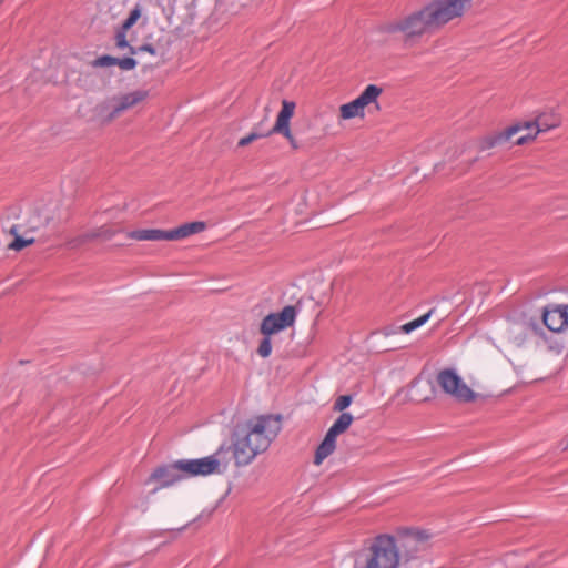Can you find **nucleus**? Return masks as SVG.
<instances>
[{
  "mask_svg": "<svg viewBox=\"0 0 568 568\" xmlns=\"http://www.w3.org/2000/svg\"><path fill=\"white\" fill-rule=\"evenodd\" d=\"M470 2L471 0H434L403 19L385 24L383 31L402 33L406 43L413 42L460 17Z\"/></svg>",
  "mask_w": 568,
  "mask_h": 568,
  "instance_id": "1",
  "label": "nucleus"
},
{
  "mask_svg": "<svg viewBox=\"0 0 568 568\" xmlns=\"http://www.w3.org/2000/svg\"><path fill=\"white\" fill-rule=\"evenodd\" d=\"M559 123L560 120L555 114H540L535 121L515 123L500 132H495L481 138L478 141L477 148L478 151L484 152L493 148L504 145L521 131H526L525 134L518 136L515 141L516 145H524L532 141L538 133L555 129Z\"/></svg>",
  "mask_w": 568,
  "mask_h": 568,
  "instance_id": "2",
  "label": "nucleus"
},
{
  "mask_svg": "<svg viewBox=\"0 0 568 568\" xmlns=\"http://www.w3.org/2000/svg\"><path fill=\"white\" fill-rule=\"evenodd\" d=\"M282 416L277 415H262L245 423L237 424L234 428V433L237 437L247 442L251 446L254 443L264 440L266 442V448L281 430Z\"/></svg>",
  "mask_w": 568,
  "mask_h": 568,
  "instance_id": "3",
  "label": "nucleus"
},
{
  "mask_svg": "<svg viewBox=\"0 0 568 568\" xmlns=\"http://www.w3.org/2000/svg\"><path fill=\"white\" fill-rule=\"evenodd\" d=\"M400 555L396 538L390 535H378L371 544L363 564L355 568H398Z\"/></svg>",
  "mask_w": 568,
  "mask_h": 568,
  "instance_id": "4",
  "label": "nucleus"
},
{
  "mask_svg": "<svg viewBox=\"0 0 568 568\" xmlns=\"http://www.w3.org/2000/svg\"><path fill=\"white\" fill-rule=\"evenodd\" d=\"M227 458L224 457V446L206 457L196 459H180V467L185 478L195 476H207L212 474H222L226 470Z\"/></svg>",
  "mask_w": 568,
  "mask_h": 568,
  "instance_id": "5",
  "label": "nucleus"
},
{
  "mask_svg": "<svg viewBox=\"0 0 568 568\" xmlns=\"http://www.w3.org/2000/svg\"><path fill=\"white\" fill-rule=\"evenodd\" d=\"M50 219L51 216L49 214L42 215L41 213L36 212L29 219L26 226L14 223L2 225V229L13 236V240L8 244V248L13 251H21L26 246L33 244L36 239L31 235V233L45 226Z\"/></svg>",
  "mask_w": 568,
  "mask_h": 568,
  "instance_id": "6",
  "label": "nucleus"
},
{
  "mask_svg": "<svg viewBox=\"0 0 568 568\" xmlns=\"http://www.w3.org/2000/svg\"><path fill=\"white\" fill-rule=\"evenodd\" d=\"M383 93V89L376 84H368L364 91L353 101L341 105L339 112L343 120L353 118H364L365 108L374 105L376 110H381L378 98Z\"/></svg>",
  "mask_w": 568,
  "mask_h": 568,
  "instance_id": "7",
  "label": "nucleus"
},
{
  "mask_svg": "<svg viewBox=\"0 0 568 568\" xmlns=\"http://www.w3.org/2000/svg\"><path fill=\"white\" fill-rule=\"evenodd\" d=\"M436 379L443 392L453 396L458 402H474L478 396L452 368L440 371Z\"/></svg>",
  "mask_w": 568,
  "mask_h": 568,
  "instance_id": "8",
  "label": "nucleus"
},
{
  "mask_svg": "<svg viewBox=\"0 0 568 568\" xmlns=\"http://www.w3.org/2000/svg\"><path fill=\"white\" fill-rule=\"evenodd\" d=\"M354 417L351 413L343 412L333 425L328 428L324 439L318 445L315 456L314 464L321 465L325 458L332 455L336 448V437L348 429L352 425Z\"/></svg>",
  "mask_w": 568,
  "mask_h": 568,
  "instance_id": "9",
  "label": "nucleus"
},
{
  "mask_svg": "<svg viewBox=\"0 0 568 568\" xmlns=\"http://www.w3.org/2000/svg\"><path fill=\"white\" fill-rule=\"evenodd\" d=\"M429 534L419 529H406L396 539L400 558L407 564L415 559L417 554L425 547Z\"/></svg>",
  "mask_w": 568,
  "mask_h": 568,
  "instance_id": "10",
  "label": "nucleus"
},
{
  "mask_svg": "<svg viewBox=\"0 0 568 568\" xmlns=\"http://www.w3.org/2000/svg\"><path fill=\"white\" fill-rule=\"evenodd\" d=\"M231 448L233 452L235 465L237 467H242L251 464L258 454L266 450V442L257 440V443H254V446H251L247 442L243 440L241 437H237L233 432L232 446L226 449V453Z\"/></svg>",
  "mask_w": 568,
  "mask_h": 568,
  "instance_id": "11",
  "label": "nucleus"
},
{
  "mask_svg": "<svg viewBox=\"0 0 568 568\" xmlns=\"http://www.w3.org/2000/svg\"><path fill=\"white\" fill-rule=\"evenodd\" d=\"M183 479L185 477L180 467V460L158 467L150 477V480L159 483L158 488L172 486Z\"/></svg>",
  "mask_w": 568,
  "mask_h": 568,
  "instance_id": "12",
  "label": "nucleus"
},
{
  "mask_svg": "<svg viewBox=\"0 0 568 568\" xmlns=\"http://www.w3.org/2000/svg\"><path fill=\"white\" fill-rule=\"evenodd\" d=\"M544 325L554 333H560L568 327V305H557L542 312Z\"/></svg>",
  "mask_w": 568,
  "mask_h": 568,
  "instance_id": "13",
  "label": "nucleus"
},
{
  "mask_svg": "<svg viewBox=\"0 0 568 568\" xmlns=\"http://www.w3.org/2000/svg\"><path fill=\"white\" fill-rule=\"evenodd\" d=\"M146 97L148 92L145 90H134L125 94L114 95L111 98L114 104L113 112L119 116L123 112L142 102Z\"/></svg>",
  "mask_w": 568,
  "mask_h": 568,
  "instance_id": "14",
  "label": "nucleus"
},
{
  "mask_svg": "<svg viewBox=\"0 0 568 568\" xmlns=\"http://www.w3.org/2000/svg\"><path fill=\"white\" fill-rule=\"evenodd\" d=\"M113 110L114 104L112 99H106L93 106L92 114L89 118V121L97 123L99 125L108 124L112 122L115 118H118L116 113L113 112Z\"/></svg>",
  "mask_w": 568,
  "mask_h": 568,
  "instance_id": "15",
  "label": "nucleus"
},
{
  "mask_svg": "<svg viewBox=\"0 0 568 568\" xmlns=\"http://www.w3.org/2000/svg\"><path fill=\"white\" fill-rule=\"evenodd\" d=\"M295 110V103L286 101V140L290 142L293 149H304L313 144L311 138L303 136L302 133H292L290 131L288 122Z\"/></svg>",
  "mask_w": 568,
  "mask_h": 568,
  "instance_id": "16",
  "label": "nucleus"
},
{
  "mask_svg": "<svg viewBox=\"0 0 568 568\" xmlns=\"http://www.w3.org/2000/svg\"><path fill=\"white\" fill-rule=\"evenodd\" d=\"M284 329V308L276 312L271 313L264 317L261 323L260 331L263 336H270L280 333Z\"/></svg>",
  "mask_w": 568,
  "mask_h": 568,
  "instance_id": "17",
  "label": "nucleus"
},
{
  "mask_svg": "<svg viewBox=\"0 0 568 568\" xmlns=\"http://www.w3.org/2000/svg\"><path fill=\"white\" fill-rule=\"evenodd\" d=\"M273 132H278V133L284 132V99L281 101V109H280V111L277 113L275 125L272 128V130H270L267 132V134L273 133ZM264 135H266V133H261V132H257V131H253L250 134H247L246 136L241 138L239 140L237 145L239 146H246L250 143H252L253 141H255V140H257V139H260V138H262Z\"/></svg>",
  "mask_w": 568,
  "mask_h": 568,
  "instance_id": "18",
  "label": "nucleus"
},
{
  "mask_svg": "<svg viewBox=\"0 0 568 568\" xmlns=\"http://www.w3.org/2000/svg\"><path fill=\"white\" fill-rule=\"evenodd\" d=\"M128 237L136 241H171L170 230L143 229L128 233Z\"/></svg>",
  "mask_w": 568,
  "mask_h": 568,
  "instance_id": "19",
  "label": "nucleus"
},
{
  "mask_svg": "<svg viewBox=\"0 0 568 568\" xmlns=\"http://www.w3.org/2000/svg\"><path fill=\"white\" fill-rule=\"evenodd\" d=\"M206 229V224L202 221L184 223L173 230H170L171 241L182 240L192 234H197Z\"/></svg>",
  "mask_w": 568,
  "mask_h": 568,
  "instance_id": "20",
  "label": "nucleus"
},
{
  "mask_svg": "<svg viewBox=\"0 0 568 568\" xmlns=\"http://www.w3.org/2000/svg\"><path fill=\"white\" fill-rule=\"evenodd\" d=\"M305 303L313 304L311 297L301 295L296 302L286 305V327L292 326L298 314L303 312Z\"/></svg>",
  "mask_w": 568,
  "mask_h": 568,
  "instance_id": "21",
  "label": "nucleus"
},
{
  "mask_svg": "<svg viewBox=\"0 0 568 568\" xmlns=\"http://www.w3.org/2000/svg\"><path fill=\"white\" fill-rule=\"evenodd\" d=\"M434 313V308L429 310L426 314L419 316L418 318L410 321L400 326V331L405 334H409L418 327L423 326Z\"/></svg>",
  "mask_w": 568,
  "mask_h": 568,
  "instance_id": "22",
  "label": "nucleus"
},
{
  "mask_svg": "<svg viewBox=\"0 0 568 568\" xmlns=\"http://www.w3.org/2000/svg\"><path fill=\"white\" fill-rule=\"evenodd\" d=\"M128 30L129 29H124V27H122V26L116 30L115 45L119 49H128L131 54H138V50H135L134 47L130 45V43L126 40V31Z\"/></svg>",
  "mask_w": 568,
  "mask_h": 568,
  "instance_id": "23",
  "label": "nucleus"
},
{
  "mask_svg": "<svg viewBox=\"0 0 568 568\" xmlns=\"http://www.w3.org/2000/svg\"><path fill=\"white\" fill-rule=\"evenodd\" d=\"M141 13H142V8L139 3H136L134 6V8L130 11L129 17L122 22L121 26L124 27V29H130L140 19Z\"/></svg>",
  "mask_w": 568,
  "mask_h": 568,
  "instance_id": "24",
  "label": "nucleus"
},
{
  "mask_svg": "<svg viewBox=\"0 0 568 568\" xmlns=\"http://www.w3.org/2000/svg\"><path fill=\"white\" fill-rule=\"evenodd\" d=\"M90 64H91L92 68H109V67H113V65L116 64V58H114L112 55L104 54V55L98 57L97 59L91 61Z\"/></svg>",
  "mask_w": 568,
  "mask_h": 568,
  "instance_id": "25",
  "label": "nucleus"
},
{
  "mask_svg": "<svg viewBox=\"0 0 568 568\" xmlns=\"http://www.w3.org/2000/svg\"><path fill=\"white\" fill-rule=\"evenodd\" d=\"M272 353V337L270 336H263L260 345H258V348H257V354L265 358V357H268Z\"/></svg>",
  "mask_w": 568,
  "mask_h": 568,
  "instance_id": "26",
  "label": "nucleus"
},
{
  "mask_svg": "<svg viewBox=\"0 0 568 568\" xmlns=\"http://www.w3.org/2000/svg\"><path fill=\"white\" fill-rule=\"evenodd\" d=\"M352 402H353L352 395H342L335 400L333 409L335 412L343 413L352 404Z\"/></svg>",
  "mask_w": 568,
  "mask_h": 568,
  "instance_id": "27",
  "label": "nucleus"
},
{
  "mask_svg": "<svg viewBox=\"0 0 568 568\" xmlns=\"http://www.w3.org/2000/svg\"><path fill=\"white\" fill-rule=\"evenodd\" d=\"M138 62L132 57L116 58V64L120 69L130 71L136 67Z\"/></svg>",
  "mask_w": 568,
  "mask_h": 568,
  "instance_id": "28",
  "label": "nucleus"
},
{
  "mask_svg": "<svg viewBox=\"0 0 568 568\" xmlns=\"http://www.w3.org/2000/svg\"><path fill=\"white\" fill-rule=\"evenodd\" d=\"M114 234V231H111L110 229L103 226L98 232L87 234L85 239L103 237L105 240H110L113 237Z\"/></svg>",
  "mask_w": 568,
  "mask_h": 568,
  "instance_id": "29",
  "label": "nucleus"
},
{
  "mask_svg": "<svg viewBox=\"0 0 568 568\" xmlns=\"http://www.w3.org/2000/svg\"><path fill=\"white\" fill-rule=\"evenodd\" d=\"M290 294V300L293 301V302H296L297 297L301 296V295H305L306 296V293H301L296 285L294 283L290 284L288 286H286V295Z\"/></svg>",
  "mask_w": 568,
  "mask_h": 568,
  "instance_id": "30",
  "label": "nucleus"
},
{
  "mask_svg": "<svg viewBox=\"0 0 568 568\" xmlns=\"http://www.w3.org/2000/svg\"><path fill=\"white\" fill-rule=\"evenodd\" d=\"M525 325H526L527 329L530 331L532 334L541 335L542 329L537 321L529 320L525 323Z\"/></svg>",
  "mask_w": 568,
  "mask_h": 568,
  "instance_id": "31",
  "label": "nucleus"
},
{
  "mask_svg": "<svg viewBox=\"0 0 568 568\" xmlns=\"http://www.w3.org/2000/svg\"><path fill=\"white\" fill-rule=\"evenodd\" d=\"M189 526V524L178 528V529H156V530H153L150 532V538H158V537H161L165 531H178V532H181L183 531L184 529H186V527Z\"/></svg>",
  "mask_w": 568,
  "mask_h": 568,
  "instance_id": "32",
  "label": "nucleus"
},
{
  "mask_svg": "<svg viewBox=\"0 0 568 568\" xmlns=\"http://www.w3.org/2000/svg\"><path fill=\"white\" fill-rule=\"evenodd\" d=\"M135 50H138V53L139 52H148L152 55H155L156 54V50L155 48L152 45V44H142L140 45L139 48H135Z\"/></svg>",
  "mask_w": 568,
  "mask_h": 568,
  "instance_id": "33",
  "label": "nucleus"
},
{
  "mask_svg": "<svg viewBox=\"0 0 568 568\" xmlns=\"http://www.w3.org/2000/svg\"><path fill=\"white\" fill-rule=\"evenodd\" d=\"M564 449H568V438H567V442H566V444L564 446Z\"/></svg>",
  "mask_w": 568,
  "mask_h": 568,
  "instance_id": "34",
  "label": "nucleus"
}]
</instances>
